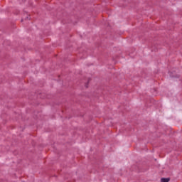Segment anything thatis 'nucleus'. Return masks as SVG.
I'll use <instances>...</instances> for the list:
<instances>
[{
    "mask_svg": "<svg viewBox=\"0 0 182 182\" xmlns=\"http://www.w3.org/2000/svg\"><path fill=\"white\" fill-rule=\"evenodd\" d=\"M168 181H170V178H162L161 179V182H168Z\"/></svg>",
    "mask_w": 182,
    "mask_h": 182,
    "instance_id": "obj_1",
    "label": "nucleus"
}]
</instances>
